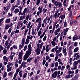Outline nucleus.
I'll list each match as a JSON object with an SVG mask.
<instances>
[{
    "instance_id": "nucleus-44",
    "label": "nucleus",
    "mask_w": 80,
    "mask_h": 80,
    "mask_svg": "<svg viewBox=\"0 0 80 80\" xmlns=\"http://www.w3.org/2000/svg\"><path fill=\"white\" fill-rule=\"evenodd\" d=\"M60 51H59V50H57L56 52V55H58L59 53H60Z\"/></svg>"
},
{
    "instance_id": "nucleus-28",
    "label": "nucleus",
    "mask_w": 80,
    "mask_h": 80,
    "mask_svg": "<svg viewBox=\"0 0 80 80\" xmlns=\"http://www.w3.org/2000/svg\"><path fill=\"white\" fill-rule=\"evenodd\" d=\"M9 27H10V25L9 24H7L5 26V30H8L9 28Z\"/></svg>"
},
{
    "instance_id": "nucleus-10",
    "label": "nucleus",
    "mask_w": 80,
    "mask_h": 80,
    "mask_svg": "<svg viewBox=\"0 0 80 80\" xmlns=\"http://www.w3.org/2000/svg\"><path fill=\"white\" fill-rule=\"evenodd\" d=\"M3 58L4 61H5V62H8V59H9V58H8V57H7V56H4L3 57Z\"/></svg>"
},
{
    "instance_id": "nucleus-48",
    "label": "nucleus",
    "mask_w": 80,
    "mask_h": 80,
    "mask_svg": "<svg viewBox=\"0 0 80 80\" xmlns=\"http://www.w3.org/2000/svg\"><path fill=\"white\" fill-rule=\"evenodd\" d=\"M53 17L54 18L56 19L57 18V14L55 13L53 15Z\"/></svg>"
},
{
    "instance_id": "nucleus-45",
    "label": "nucleus",
    "mask_w": 80,
    "mask_h": 80,
    "mask_svg": "<svg viewBox=\"0 0 80 80\" xmlns=\"http://www.w3.org/2000/svg\"><path fill=\"white\" fill-rule=\"evenodd\" d=\"M78 63V61H75L74 62V63L73 64V65H75L76 66H77V64Z\"/></svg>"
},
{
    "instance_id": "nucleus-13",
    "label": "nucleus",
    "mask_w": 80,
    "mask_h": 80,
    "mask_svg": "<svg viewBox=\"0 0 80 80\" xmlns=\"http://www.w3.org/2000/svg\"><path fill=\"white\" fill-rule=\"evenodd\" d=\"M43 6H41V7H39L38 8V12H40V14L42 13V9L43 8Z\"/></svg>"
},
{
    "instance_id": "nucleus-42",
    "label": "nucleus",
    "mask_w": 80,
    "mask_h": 80,
    "mask_svg": "<svg viewBox=\"0 0 80 80\" xmlns=\"http://www.w3.org/2000/svg\"><path fill=\"white\" fill-rule=\"evenodd\" d=\"M19 75L20 76V77L21 78L22 77V71H20L19 72Z\"/></svg>"
},
{
    "instance_id": "nucleus-12",
    "label": "nucleus",
    "mask_w": 80,
    "mask_h": 80,
    "mask_svg": "<svg viewBox=\"0 0 80 80\" xmlns=\"http://www.w3.org/2000/svg\"><path fill=\"white\" fill-rule=\"evenodd\" d=\"M57 72L56 71L54 72V73H53L52 74V77L53 78H55L57 77Z\"/></svg>"
},
{
    "instance_id": "nucleus-53",
    "label": "nucleus",
    "mask_w": 80,
    "mask_h": 80,
    "mask_svg": "<svg viewBox=\"0 0 80 80\" xmlns=\"http://www.w3.org/2000/svg\"><path fill=\"white\" fill-rule=\"evenodd\" d=\"M66 78H70V74L67 75L65 76Z\"/></svg>"
},
{
    "instance_id": "nucleus-34",
    "label": "nucleus",
    "mask_w": 80,
    "mask_h": 80,
    "mask_svg": "<svg viewBox=\"0 0 80 80\" xmlns=\"http://www.w3.org/2000/svg\"><path fill=\"white\" fill-rule=\"evenodd\" d=\"M67 52V48H62V52L63 53H66Z\"/></svg>"
},
{
    "instance_id": "nucleus-7",
    "label": "nucleus",
    "mask_w": 80,
    "mask_h": 80,
    "mask_svg": "<svg viewBox=\"0 0 80 80\" xmlns=\"http://www.w3.org/2000/svg\"><path fill=\"white\" fill-rule=\"evenodd\" d=\"M57 23H58V22H56L54 23V26L52 27V33H53V32H54V31H55V26L57 25Z\"/></svg>"
},
{
    "instance_id": "nucleus-47",
    "label": "nucleus",
    "mask_w": 80,
    "mask_h": 80,
    "mask_svg": "<svg viewBox=\"0 0 80 80\" xmlns=\"http://www.w3.org/2000/svg\"><path fill=\"white\" fill-rule=\"evenodd\" d=\"M7 76V72H4L3 74V77L5 78Z\"/></svg>"
},
{
    "instance_id": "nucleus-8",
    "label": "nucleus",
    "mask_w": 80,
    "mask_h": 80,
    "mask_svg": "<svg viewBox=\"0 0 80 80\" xmlns=\"http://www.w3.org/2000/svg\"><path fill=\"white\" fill-rule=\"evenodd\" d=\"M41 52V49H40L37 48L35 50V52L37 55H39L40 53Z\"/></svg>"
},
{
    "instance_id": "nucleus-30",
    "label": "nucleus",
    "mask_w": 80,
    "mask_h": 80,
    "mask_svg": "<svg viewBox=\"0 0 80 80\" xmlns=\"http://www.w3.org/2000/svg\"><path fill=\"white\" fill-rule=\"evenodd\" d=\"M60 29H62V26H60V28H58L56 30L57 31L58 33H60Z\"/></svg>"
},
{
    "instance_id": "nucleus-31",
    "label": "nucleus",
    "mask_w": 80,
    "mask_h": 80,
    "mask_svg": "<svg viewBox=\"0 0 80 80\" xmlns=\"http://www.w3.org/2000/svg\"><path fill=\"white\" fill-rule=\"evenodd\" d=\"M48 47H49V45H47L46 47V52H48L49 50H50V49L48 48Z\"/></svg>"
},
{
    "instance_id": "nucleus-38",
    "label": "nucleus",
    "mask_w": 80,
    "mask_h": 80,
    "mask_svg": "<svg viewBox=\"0 0 80 80\" xmlns=\"http://www.w3.org/2000/svg\"><path fill=\"white\" fill-rule=\"evenodd\" d=\"M29 42H30V40H28V39H26V42H25V44L26 45H28Z\"/></svg>"
},
{
    "instance_id": "nucleus-64",
    "label": "nucleus",
    "mask_w": 80,
    "mask_h": 80,
    "mask_svg": "<svg viewBox=\"0 0 80 80\" xmlns=\"http://www.w3.org/2000/svg\"><path fill=\"white\" fill-rule=\"evenodd\" d=\"M78 43L77 42H75L73 44L74 47H77Z\"/></svg>"
},
{
    "instance_id": "nucleus-54",
    "label": "nucleus",
    "mask_w": 80,
    "mask_h": 80,
    "mask_svg": "<svg viewBox=\"0 0 80 80\" xmlns=\"http://www.w3.org/2000/svg\"><path fill=\"white\" fill-rule=\"evenodd\" d=\"M38 25V27H40V28L41 27V26H42V22H41V21L39 22Z\"/></svg>"
},
{
    "instance_id": "nucleus-6",
    "label": "nucleus",
    "mask_w": 80,
    "mask_h": 80,
    "mask_svg": "<svg viewBox=\"0 0 80 80\" xmlns=\"http://www.w3.org/2000/svg\"><path fill=\"white\" fill-rule=\"evenodd\" d=\"M31 52H32L31 49H29L26 52L25 55L29 57L30 55V54H31Z\"/></svg>"
},
{
    "instance_id": "nucleus-62",
    "label": "nucleus",
    "mask_w": 80,
    "mask_h": 80,
    "mask_svg": "<svg viewBox=\"0 0 80 80\" xmlns=\"http://www.w3.org/2000/svg\"><path fill=\"white\" fill-rule=\"evenodd\" d=\"M54 34L55 35H58V32H57V31H56V30H55L54 32Z\"/></svg>"
},
{
    "instance_id": "nucleus-49",
    "label": "nucleus",
    "mask_w": 80,
    "mask_h": 80,
    "mask_svg": "<svg viewBox=\"0 0 80 80\" xmlns=\"http://www.w3.org/2000/svg\"><path fill=\"white\" fill-rule=\"evenodd\" d=\"M76 60H79V59H80V55H77L76 57Z\"/></svg>"
},
{
    "instance_id": "nucleus-21",
    "label": "nucleus",
    "mask_w": 80,
    "mask_h": 80,
    "mask_svg": "<svg viewBox=\"0 0 80 80\" xmlns=\"http://www.w3.org/2000/svg\"><path fill=\"white\" fill-rule=\"evenodd\" d=\"M48 20V17H46L43 20V22L45 24H47V21Z\"/></svg>"
},
{
    "instance_id": "nucleus-11",
    "label": "nucleus",
    "mask_w": 80,
    "mask_h": 80,
    "mask_svg": "<svg viewBox=\"0 0 80 80\" xmlns=\"http://www.w3.org/2000/svg\"><path fill=\"white\" fill-rule=\"evenodd\" d=\"M62 3L61 2H58V3L56 7H58L59 8H62Z\"/></svg>"
},
{
    "instance_id": "nucleus-61",
    "label": "nucleus",
    "mask_w": 80,
    "mask_h": 80,
    "mask_svg": "<svg viewBox=\"0 0 80 80\" xmlns=\"http://www.w3.org/2000/svg\"><path fill=\"white\" fill-rule=\"evenodd\" d=\"M59 28V24H57L55 26V28L56 29H57Z\"/></svg>"
},
{
    "instance_id": "nucleus-56",
    "label": "nucleus",
    "mask_w": 80,
    "mask_h": 80,
    "mask_svg": "<svg viewBox=\"0 0 80 80\" xmlns=\"http://www.w3.org/2000/svg\"><path fill=\"white\" fill-rule=\"evenodd\" d=\"M18 19V17L17 16H16L14 17V18L13 19V21H14V22H16V21H17V19Z\"/></svg>"
},
{
    "instance_id": "nucleus-16",
    "label": "nucleus",
    "mask_w": 80,
    "mask_h": 80,
    "mask_svg": "<svg viewBox=\"0 0 80 80\" xmlns=\"http://www.w3.org/2000/svg\"><path fill=\"white\" fill-rule=\"evenodd\" d=\"M68 31V28H66L64 30L63 33L65 36L67 35V32Z\"/></svg>"
},
{
    "instance_id": "nucleus-57",
    "label": "nucleus",
    "mask_w": 80,
    "mask_h": 80,
    "mask_svg": "<svg viewBox=\"0 0 80 80\" xmlns=\"http://www.w3.org/2000/svg\"><path fill=\"white\" fill-rule=\"evenodd\" d=\"M65 68V67L64 66H62L61 67V71H63V70H64Z\"/></svg>"
},
{
    "instance_id": "nucleus-24",
    "label": "nucleus",
    "mask_w": 80,
    "mask_h": 80,
    "mask_svg": "<svg viewBox=\"0 0 80 80\" xmlns=\"http://www.w3.org/2000/svg\"><path fill=\"white\" fill-rule=\"evenodd\" d=\"M11 45L12 44H11V43H9L8 44V45L7 46H7L6 48H7V50H8L9 49V48H10V46H11Z\"/></svg>"
},
{
    "instance_id": "nucleus-43",
    "label": "nucleus",
    "mask_w": 80,
    "mask_h": 80,
    "mask_svg": "<svg viewBox=\"0 0 80 80\" xmlns=\"http://www.w3.org/2000/svg\"><path fill=\"white\" fill-rule=\"evenodd\" d=\"M66 67V69H68V70H70V65H67Z\"/></svg>"
},
{
    "instance_id": "nucleus-23",
    "label": "nucleus",
    "mask_w": 80,
    "mask_h": 80,
    "mask_svg": "<svg viewBox=\"0 0 80 80\" xmlns=\"http://www.w3.org/2000/svg\"><path fill=\"white\" fill-rule=\"evenodd\" d=\"M45 32H44L43 34L40 36V39H42L43 38V37H44V35H45Z\"/></svg>"
},
{
    "instance_id": "nucleus-55",
    "label": "nucleus",
    "mask_w": 80,
    "mask_h": 80,
    "mask_svg": "<svg viewBox=\"0 0 80 80\" xmlns=\"http://www.w3.org/2000/svg\"><path fill=\"white\" fill-rule=\"evenodd\" d=\"M49 56L50 57L53 58L54 57H55V56H54V53H52L51 54H50Z\"/></svg>"
},
{
    "instance_id": "nucleus-51",
    "label": "nucleus",
    "mask_w": 80,
    "mask_h": 80,
    "mask_svg": "<svg viewBox=\"0 0 80 80\" xmlns=\"http://www.w3.org/2000/svg\"><path fill=\"white\" fill-rule=\"evenodd\" d=\"M3 47L2 46V45L0 46V52H2V50H3Z\"/></svg>"
},
{
    "instance_id": "nucleus-22",
    "label": "nucleus",
    "mask_w": 80,
    "mask_h": 80,
    "mask_svg": "<svg viewBox=\"0 0 80 80\" xmlns=\"http://www.w3.org/2000/svg\"><path fill=\"white\" fill-rule=\"evenodd\" d=\"M29 57V56L25 54V55L23 57V60H27V58H28Z\"/></svg>"
},
{
    "instance_id": "nucleus-29",
    "label": "nucleus",
    "mask_w": 80,
    "mask_h": 80,
    "mask_svg": "<svg viewBox=\"0 0 80 80\" xmlns=\"http://www.w3.org/2000/svg\"><path fill=\"white\" fill-rule=\"evenodd\" d=\"M3 54L4 55H5V54L7 53V49L4 48L3 51Z\"/></svg>"
},
{
    "instance_id": "nucleus-26",
    "label": "nucleus",
    "mask_w": 80,
    "mask_h": 80,
    "mask_svg": "<svg viewBox=\"0 0 80 80\" xmlns=\"http://www.w3.org/2000/svg\"><path fill=\"white\" fill-rule=\"evenodd\" d=\"M51 43L52 44V46L53 47H55V45H56V43L55 42H54V41H52L51 42Z\"/></svg>"
},
{
    "instance_id": "nucleus-20",
    "label": "nucleus",
    "mask_w": 80,
    "mask_h": 80,
    "mask_svg": "<svg viewBox=\"0 0 80 80\" xmlns=\"http://www.w3.org/2000/svg\"><path fill=\"white\" fill-rule=\"evenodd\" d=\"M77 68V66H75V65H73L72 67L71 68L72 70H76Z\"/></svg>"
},
{
    "instance_id": "nucleus-27",
    "label": "nucleus",
    "mask_w": 80,
    "mask_h": 80,
    "mask_svg": "<svg viewBox=\"0 0 80 80\" xmlns=\"http://www.w3.org/2000/svg\"><path fill=\"white\" fill-rule=\"evenodd\" d=\"M27 62H25L24 61H23L22 62L21 65L22 66V67H23H23H25V65H26V64H27Z\"/></svg>"
},
{
    "instance_id": "nucleus-60",
    "label": "nucleus",
    "mask_w": 80,
    "mask_h": 80,
    "mask_svg": "<svg viewBox=\"0 0 80 80\" xmlns=\"http://www.w3.org/2000/svg\"><path fill=\"white\" fill-rule=\"evenodd\" d=\"M78 54H79V53H78V52L75 53L74 54V55L73 56V57H74V58L76 57V56H77V55H78Z\"/></svg>"
},
{
    "instance_id": "nucleus-15",
    "label": "nucleus",
    "mask_w": 80,
    "mask_h": 80,
    "mask_svg": "<svg viewBox=\"0 0 80 80\" xmlns=\"http://www.w3.org/2000/svg\"><path fill=\"white\" fill-rule=\"evenodd\" d=\"M47 5H45V8H44L42 10V11L43 12V14L45 13H46V12H47V9H45L46 8V6H47Z\"/></svg>"
},
{
    "instance_id": "nucleus-4",
    "label": "nucleus",
    "mask_w": 80,
    "mask_h": 80,
    "mask_svg": "<svg viewBox=\"0 0 80 80\" xmlns=\"http://www.w3.org/2000/svg\"><path fill=\"white\" fill-rule=\"evenodd\" d=\"M11 3L10 2H8V6H7L6 8L7 9L6 10V12H7L8 11V10L10 8V7H11V5H10Z\"/></svg>"
},
{
    "instance_id": "nucleus-32",
    "label": "nucleus",
    "mask_w": 80,
    "mask_h": 80,
    "mask_svg": "<svg viewBox=\"0 0 80 80\" xmlns=\"http://www.w3.org/2000/svg\"><path fill=\"white\" fill-rule=\"evenodd\" d=\"M23 47H24V44H22L21 43L19 45V48L20 49H21V48H22Z\"/></svg>"
},
{
    "instance_id": "nucleus-36",
    "label": "nucleus",
    "mask_w": 80,
    "mask_h": 80,
    "mask_svg": "<svg viewBox=\"0 0 80 80\" xmlns=\"http://www.w3.org/2000/svg\"><path fill=\"white\" fill-rule=\"evenodd\" d=\"M18 12H19V9L18 8L15 9L14 11V12L15 13H17Z\"/></svg>"
},
{
    "instance_id": "nucleus-17",
    "label": "nucleus",
    "mask_w": 80,
    "mask_h": 80,
    "mask_svg": "<svg viewBox=\"0 0 80 80\" xmlns=\"http://www.w3.org/2000/svg\"><path fill=\"white\" fill-rule=\"evenodd\" d=\"M59 18L61 19V20H63L65 19V15H61Z\"/></svg>"
},
{
    "instance_id": "nucleus-63",
    "label": "nucleus",
    "mask_w": 80,
    "mask_h": 80,
    "mask_svg": "<svg viewBox=\"0 0 80 80\" xmlns=\"http://www.w3.org/2000/svg\"><path fill=\"white\" fill-rule=\"evenodd\" d=\"M22 5L23 6L25 4V3L26 2V1L25 0H22Z\"/></svg>"
},
{
    "instance_id": "nucleus-14",
    "label": "nucleus",
    "mask_w": 80,
    "mask_h": 80,
    "mask_svg": "<svg viewBox=\"0 0 80 80\" xmlns=\"http://www.w3.org/2000/svg\"><path fill=\"white\" fill-rule=\"evenodd\" d=\"M25 18H26L25 16H21L19 18V20H20V21H23Z\"/></svg>"
},
{
    "instance_id": "nucleus-33",
    "label": "nucleus",
    "mask_w": 80,
    "mask_h": 80,
    "mask_svg": "<svg viewBox=\"0 0 80 80\" xmlns=\"http://www.w3.org/2000/svg\"><path fill=\"white\" fill-rule=\"evenodd\" d=\"M32 35H35V33H36V29L32 30Z\"/></svg>"
},
{
    "instance_id": "nucleus-59",
    "label": "nucleus",
    "mask_w": 80,
    "mask_h": 80,
    "mask_svg": "<svg viewBox=\"0 0 80 80\" xmlns=\"http://www.w3.org/2000/svg\"><path fill=\"white\" fill-rule=\"evenodd\" d=\"M67 26V23L66 21L64 23V27H66Z\"/></svg>"
},
{
    "instance_id": "nucleus-19",
    "label": "nucleus",
    "mask_w": 80,
    "mask_h": 80,
    "mask_svg": "<svg viewBox=\"0 0 80 80\" xmlns=\"http://www.w3.org/2000/svg\"><path fill=\"white\" fill-rule=\"evenodd\" d=\"M78 39V36L76 35H75L73 37L72 40L73 41H75V40H77Z\"/></svg>"
},
{
    "instance_id": "nucleus-25",
    "label": "nucleus",
    "mask_w": 80,
    "mask_h": 80,
    "mask_svg": "<svg viewBox=\"0 0 80 80\" xmlns=\"http://www.w3.org/2000/svg\"><path fill=\"white\" fill-rule=\"evenodd\" d=\"M10 18L7 19L5 21V22L6 23H9L10 22Z\"/></svg>"
},
{
    "instance_id": "nucleus-46",
    "label": "nucleus",
    "mask_w": 80,
    "mask_h": 80,
    "mask_svg": "<svg viewBox=\"0 0 80 80\" xmlns=\"http://www.w3.org/2000/svg\"><path fill=\"white\" fill-rule=\"evenodd\" d=\"M27 72L25 73L23 75V78H26L27 77Z\"/></svg>"
},
{
    "instance_id": "nucleus-35",
    "label": "nucleus",
    "mask_w": 80,
    "mask_h": 80,
    "mask_svg": "<svg viewBox=\"0 0 80 80\" xmlns=\"http://www.w3.org/2000/svg\"><path fill=\"white\" fill-rule=\"evenodd\" d=\"M42 21V18H38L36 20V22L38 23V22H41Z\"/></svg>"
},
{
    "instance_id": "nucleus-37",
    "label": "nucleus",
    "mask_w": 80,
    "mask_h": 80,
    "mask_svg": "<svg viewBox=\"0 0 80 80\" xmlns=\"http://www.w3.org/2000/svg\"><path fill=\"white\" fill-rule=\"evenodd\" d=\"M40 3V0H37L36 2V5H38Z\"/></svg>"
},
{
    "instance_id": "nucleus-39",
    "label": "nucleus",
    "mask_w": 80,
    "mask_h": 80,
    "mask_svg": "<svg viewBox=\"0 0 80 80\" xmlns=\"http://www.w3.org/2000/svg\"><path fill=\"white\" fill-rule=\"evenodd\" d=\"M42 33V31H39L38 32V37H40V36L41 35V34Z\"/></svg>"
},
{
    "instance_id": "nucleus-3",
    "label": "nucleus",
    "mask_w": 80,
    "mask_h": 80,
    "mask_svg": "<svg viewBox=\"0 0 80 80\" xmlns=\"http://www.w3.org/2000/svg\"><path fill=\"white\" fill-rule=\"evenodd\" d=\"M31 25V22L30 21L27 24V28H29V30H30L31 28H32V27H33V25Z\"/></svg>"
},
{
    "instance_id": "nucleus-50",
    "label": "nucleus",
    "mask_w": 80,
    "mask_h": 80,
    "mask_svg": "<svg viewBox=\"0 0 80 80\" xmlns=\"http://www.w3.org/2000/svg\"><path fill=\"white\" fill-rule=\"evenodd\" d=\"M46 39H47V36L45 35L44 38H43L42 40L44 42H45V41H46Z\"/></svg>"
},
{
    "instance_id": "nucleus-52",
    "label": "nucleus",
    "mask_w": 80,
    "mask_h": 80,
    "mask_svg": "<svg viewBox=\"0 0 80 80\" xmlns=\"http://www.w3.org/2000/svg\"><path fill=\"white\" fill-rule=\"evenodd\" d=\"M32 59H33L32 57L31 58H29L27 59V62H30V61H31V60H32Z\"/></svg>"
},
{
    "instance_id": "nucleus-5",
    "label": "nucleus",
    "mask_w": 80,
    "mask_h": 80,
    "mask_svg": "<svg viewBox=\"0 0 80 80\" xmlns=\"http://www.w3.org/2000/svg\"><path fill=\"white\" fill-rule=\"evenodd\" d=\"M43 44H44V43H43V42H42L40 44L39 43H38L37 44V46H36L37 47H38L37 48H38V49L42 48V46L43 45Z\"/></svg>"
},
{
    "instance_id": "nucleus-9",
    "label": "nucleus",
    "mask_w": 80,
    "mask_h": 80,
    "mask_svg": "<svg viewBox=\"0 0 80 80\" xmlns=\"http://www.w3.org/2000/svg\"><path fill=\"white\" fill-rule=\"evenodd\" d=\"M7 72H10L11 70H12V67H10V66L9 65H7Z\"/></svg>"
},
{
    "instance_id": "nucleus-2",
    "label": "nucleus",
    "mask_w": 80,
    "mask_h": 80,
    "mask_svg": "<svg viewBox=\"0 0 80 80\" xmlns=\"http://www.w3.org/2000/svg\"><path fill=\"white\" fill-rule=\"evenodd\" d=\"M23 56V51H21V52H19L18 55V59L22 60V57Z\"/></svg>"
},
{
    "instance_id": "nucleus-58",
    "label": "nucleus",
    "mask_w": 80,
    "mask_h": 80,
    "mask_svg": "<svg viewBox=\"0 0 80 80\" xmlns=\"http://www.w3.org/2000/svg\"><path fill=\"white\" fill-rule=\"evenodd\" d=\"M12 32V29L11 28H9L8 30V33L10 34V33Z\"/></svg>"
},
{
    "instance_id": "nucleus-41",
    "label": "nucleus",
    "mask_w": 80,
    "mask_h": 80,
    "mask_svg": "<svg viewBox=\"0 0 80 80\" xmlns=\"http://www.w3.org/2000/svg\"><path fill=\"white\" fill-rule=\"evenodd\" d=\"M20 3H21V2L20 0H18L17 1V4L18 5H20Z\"/></svg>"
},
{
    "instance_id": "nucleus-40",
    "label": "nucleus",
    "mask_w": 80,
    "mask_h": 80,
    "mask_svg": "<svg viewBox=\"0 0 80 80\" xmlns=\"http://www.w3.org/2000/svg\"><path fill=\"white\" fill-rule=\"evenodd\" d=\"M58 62H56L54 64V67H58Z\"/></svg>"
},
{
    "instance_id": "nucleus-18",
    "label": "nucleus",
    "mask_w": 80,
    "mask_h": 80,
    "mask_svg": "<svg viewBox=\"0 0 80 80\" xmlns=\"http://www.w3.org/2000/svg\"><path fill=\"white\" fill-rule=\"evenodd\" d=\"M78 50H79V47H77L74 49L73 52L74 53H76V52H77Z\"/></svg>"
},
{
    "instance_id": "nucleus-1",
    "label": "nucleus",
    "mask_w": 80,
    "mask_h": 80,
    "mask_svg": "<svg viewBox=\"0 0 80 80\" xmlns=\"http://www.w3.org/2000/svg\"><path fill=\"white\" fill-rule=\"evenodd\" d=\"M22 67L23 66L21 65L19 67V68L17 69L15 74H14V76L13 77V79H15V78L17 77V75H18V74L19 72V71H20V70L22 69Z\"/></svg>"
}]
</instances>
